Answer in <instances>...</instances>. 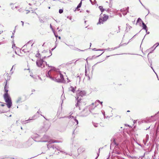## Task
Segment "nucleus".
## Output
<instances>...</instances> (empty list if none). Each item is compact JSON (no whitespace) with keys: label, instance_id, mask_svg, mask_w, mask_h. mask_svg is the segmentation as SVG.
<instances>
[{"label":"nucleus","instance_id":"nucleus-1","mask_svg":"<svg viewBox=\"0 0 159 159\" xmlns=\"http://www.w3.org/2000/svg\"><path fill=\"white\" fill-rule=\"evenodd\" d=\"M4 89L6 92L4 95V98L7 103V105L8 108H10L12 106V103L11 98L8 93V87L7 86V84L5 86Z\"/></svg>","mask_w":159,"mask_h":159},{"label":"nucleus","instance_id":"nucleus-2","mask_svg":"<svg viewBox=\"0 0 159 159\" xmlns=\"http://www.w3.org/2000/svg\"><path fill=\"white\" fill-rule=\"evenodd\" d=\"M86 93L84 91H80L78 90L77 92L76 96L75 97L77 101V103L76 104L75 106L76 107L79 106V103H80V101L81 100V98H79L80 96L81 97L84 96L86 95Z\"/></svg>","mask_w":159,"mask_h":159},{"label":"nucleus","instance_id":"nucleus-3","mask_svg":"<svg viewBox=\"0 0 159 159\" xmlns=\"http://www.w3.org/2000/svg\"><path fill=\"white\" fill-rule=\"evenodd\" d=\"M45 57H43L42 59H38L36 61V64L37 66L39 67L42 68H43L45 67V66H47V62L44 61L43 59Z\"/></svg>","mask_w":159,"mask_h":159},{"label":"nucleus","instance_id":"nucleus-4","mask_svg":"<svg viewBox=\"0 0 159 159\" xmlns=\"http://www.w3.org/2000/svg\"><path fill=\"white\" fill-rule=\"evenodd\" d=\"M59 76V77H57L56 75H54L53 77L50 76V78L52 80L55 81L57 82H60L62 81L63 80V76L60 73L58 74V76Z\"/></svg>","mask_w":159,"mask_h":159},{"label":"nucleus","instance_id":"nucleus-5","mask_svg":"<svg viewBox=\"0 0 159 159\" xmlns=\"http://www.w3.org/2000/svg\"><path fill=\"white\" fill-rule=\"evenodd\" d=\"M32 45L33 44H31L30 42H28L23 46L22 48L23 51L25 52H29L30 51Z\"/></svg>","mask_w":159,"mask_h":159},{"label":"nucleus","instance_id":"nucleus-6","mask_svg":"<svg viewBox=\"0 0 159 159\" xmlns=\"http://www.w3.org/2000/svg\"><path fill=\"white\" fill-rule=\"evenodd\" d=\"M47 66L48 67L51 68L50 70L48 72V73L46 74L47 76V77H49L50 78V76H52L51 75V71L52 70L56 71V69L53 66H49L48 64Z\"/></svg>","mask_w":159,"mask_h":159},{"label":"nucleus","instance_id":"nucleus-7","mask_svg":"<svg viewBox=\"0 0 159 159\" xmlns=\"http://www.w3.org/2000/svg\"><path fill=\"white\" fill-rule=\"evenodd\" d=\"M44 138H46V140L44 141H43V142H50V143H53L55 142H56L52 140L51 142L50 141H49V139H48V137L46 135H45L44 136Z\"/></svg>","mask_w":159,"mask_h":159},{"label":"nucleus","instance_id":"nucleus-8","mask_svg":"<svg viewBox=\"0 0 159 159\" xmlns=\"http://www.w3.org/2000/svg\"><path fill=\"white\" fill-rule=\"evenodd\" d=\"M76 87L75 88H74L72 86H71L69 88V91H71L73 93H74L75 91Z\"/></svg>","mask_w":159,"mask_h":159},{"label":"nucleus","instance_id":"nucleus-9","mask_svg":"<svg viewBox=\"0 0 159 159\" xmlns=\"http://www.w3.org/2000/svg\"><path fill=\"white\" fill-rule=\"evenodd\" d=\"M104 22V21H103V19H102L101 18H100L99 19V22L98 24H103Z\"/></svg>","mask_w":159,"mask_h":159},{"label":"nucleus","instance_id":"nucleus-10","mask_svg":"<svg viewBox=\"0 0 159 159\" xmlns=\"http://www.w3.org/2000/svg\"><path fill=\"white\" fill-rule=\"evenodd\" d=\"M142 25L143 29L146 30V32H147V27L143 22H142Z\"/></svg>","mask_w":159,"mask_h":159},{"label":"nucleus","instance_id":"nucleus-11","mask_svg":"<svg viewBox=\"0 0 159 159\" xmlns=\"http://www.w3.org/2000/svg\"><path fill=\"white\" fill-rule=\"evenodd\" d=\"M159 45V43H156L153 46L152 48H151L150 49H152L155 46H156L155 48H154L153 50L152 51H153L154 50H155L156 48Z\"/></svg>","mask_w":159,"mask_h":159},{"label":"nucleus","instance_id":"nucleus-12","mask_svg":"<svg viewBox=\"0 0 159 159\" xmlns=\"http://www.w3.org/2000/svg\"><path fill=\"white\" fill-rule=\"evenodd\" d=\"M73 119H71V120H72V121H74L76 122V124L77 125L78 124V121L76 120L75 118H74L72 116Z\"/></svg>","mask_w":159,"mask_h":159},{"label":"nucleus","instance_id":"nucleus-13","mask_svg":"<svg viewBox=\"0 0 159 159\" xmlns=\"http://www.w3.org/2000/svg\"><path fill=\"white\" fill-rule=\"evenodd\" d=\"M108 17L107 16H104L102 18L103 20V21H106L107 20V19H108Z\"/></svg>","mask_w":159,"mask_h":159},{"label":"nucleus","instance_id":"nucleus-14","mask_svg":"<svg viewBox=\"0 0 159 159\" xmlns=\"http://www.w3.org/2000/svg\"><path fill=\"white\" fill-rule=\"evenodd\" d=\"M22 98L21 97L18 98L16 100V102L18 103H20L21 102Z\"/></svg>","mask_w":159,"mask_h":159},{"label":"nucleus","instance_id":"nucleus-15","mask_svg":"<svg viewBox=\"0 0 159 159\" xmlns=\"http://www.w3.org/2000/svg\"><path fill=\"white\" fill-rule=\"evenodd\" d=\"M108 48L107 49H105V50H107L109 51H111V50H114L116 48Z\"/></svg>","mask_w":159,"mask_h":159},{"label":"nucleus","instance_id":"nucleus-16","mask_svg":"<svg viewBox=\"0 0 159 159\" xmlns=\"http://www.w3.org/2000/svg\"><path fill=\"white\" fill-rule=\"evenodd\" d=\"M11 8L13 9H14L15 8H16L17 7L16 6H15L14 4H11Z\"/></svg>","mask_w":159,"mask_h":159},{"label":"nucleus","instance_id":"nucleus-17","mask_svg":"<svg viewBox=\"0 0 159 159\" xmlns=\"http://www.w3.org/2000/svg\"><path fill=\"white\" fill-rule=\"evenodd\" d=\"M128 9H129V7H127V10H126V11L123 12V14L124 15H125L126 14L127 12L128 11Z\"/></svg>","mask_w":159,"mask_h":159},{"label":"nucleus","instance_id":"nucleus-18","mask_svg":"<svg viewBox=\"0 0 159 159\" xmlns=\"http://www.w3.org/2000/svg\"><path fill=\"white\" fill-rule=\"evenodd\" d=\"M99 8L102 12L104 11V9L102 7L100 6L99 7Z\"/></svg>","mask_w":159,"mask_h":159},{"label":"nucleus","instance_id":"nucleus-19","mask_svg":"<svg viewBox=\"0 0 159 159\" xmlns=\"http://www.w3.org/2000/svg\"><path fill=\"white\" fill-rule=\"evenodd\" d=\"M97 102H100V103H101V105L102 106V102H100V101H99V100H98L96 101L95 102V103H96Z\"/></svg>","mask_w":159,"mask_h":159},{"label":"nucleus","instance_id":"nucleus-20","mask_svg":"<svg viewBox=\"0 0 159 159\" xmlns=\"http://www.w3.org/2000/svg\"><path fill=\"white\" fill-rule=\"evenodd\" d=\"M63 10L62 9H60L59 10V12L60 13H61L63 12Z\"/></svg>","mask_w":159,"mask_h":159},{"label":"nucleus","instance_id":"nucleus-21","mask_svg":"<svg viewBox=\"0 0 159 159\" xmlns=\"http://www.w3.org/2000/svg\"><path fill=\"white\" fill-rule=\"evenodd\" d=\"M18 11L20 12H23V10H22L21 8H20V9H19Z\"/></svg>","mask_w":159,"mask_h":159},{"label":"nucleus","instance_id":"nucleus-22","mask_svg":"<svg viewBox=\"0 0 159 159\" xmlns=\"http://www.w3.org/2000/svg\"><path fill=\"white\" fill-rule=\"evenodd\" d=\"M141 21V19L140 18H138V19L137 20V21L138 22H139V21Z\"/></svg>","mask_w":159,"mask_h":159},{"label":"nucleus","instance_id":"nucleus-23","mask_svg":"<svg viewBox=\"0 0 159 159\" xmlns=\"http://www.w3.org/2000/svg\"><path fill=\"white\" fill-rule=\"evenodd\" d=\"M15 47V44H14L12 46V48L14 49Z\"/></svg>","mask_w":159,"mask_h":159},{"label":"nucleus","instance_id":"nucleus-24","mask_svg":"<svg viewBox=\"0 0 159 159\" xmlns=\"http://www.w3.org/2000/svg\"><path fill=\"white\" fill-rule=\"evenodd\" d=\"M98 125V124L94 125V126L95 127H97Z\"/></svg>","mask_w":159,"mask_h":159},{"label":"nucleus","instance_id":"nucleus-25","mask_svg":"<svg viewBox=\"0 0 159 159\" xmlns=\"http://www.w3.org/2000/svg\"><path fill=\"white\" fill-rule=\"evenodd\" d=\"M81 7V6H80V5H78L76 8L77 9H78L80 7Z\"/></svg>","mask_w":159,"mask_h":159},{"label":"nucleus","instance_id":"nucleus-26","mask_svg":"<svg viewBox=\"0 0 159 159\" xmlns=\"http://www.w3.org/2000/svg\"><path fill=\"white\" fill-rule=\"evenodd\" d=\"M93 50H95V51H96V50H97V51H99V50H102H102H99H99H96V48H93Z\"/></svg>","mask_w":159,"mask_h":159},{"label":"nucleus","instance_id":"nucleus-27","mask_svg":"<svg viewBox=\"0 0 159 159\" xmlns=\"http://www.w3.org/2000/svg\"><path fill=\"white\" fill-rule=\"evenodd\" d=\"M82 0H81V1L80 2V3L79 4V5H80V6H81V5H82Z\"/></svg>","mask_w":159,"mask_h":159},{"label":"nucleus","instance_id":"nucleus-28","mask_svg":"<svg viewBox=\"0 0 159 159\" xmlns=\"http://www.w3.org/2000/svg\"><path fill=\"white\" fill-rule=\"evenodd\" d=\"M14 66H12L11 69V70L10 71L11 72L12 70L13 69V68H14Z\"/></svg>","mask_w":159,"mask_h":159},{"label":"nucleus","instance_id":"nucleus-29","mask_svg":"<svg viewBox=\"0 0 159 159\" xmlns=\"http://www.w3.org/2000/svg\"><path fill=\"white\" fill-rule=\"evenodd\" d=\"M39 55H40V54H39H39H37L36 55V57H38V56H39Z\"/></svg>","mask_w":159,"mask_h":159},{"label":"nucleus","instance_id":"nucleus-30","mask_svg":"<svg viewBox=\"0 0 159 159\" xmlns=\"http://www.w3.org/2000/svg\"><path fill=\"white\" fill-rule=\"evenodd\" d=\"M40 22L41 23H43L44 21L42 20H40Z\"/></svg>","mask_w":159,"mask_h":159},{"label":"nucleus","instance_id":"nucleus-31","mask_svg":"<svg viewBox=\"0 0 159 159\" xmlns=\"http://www.w3.org/2000/svg\"><path fill=\"white\" fill-rule=\"evenodd\" d=\"M21 23H22V25L23 26L24 25V22L22 21H21Z\"/></svg>","mask_w":159,"mask_h":159},{"label":"nucleus","instance_id":"nucleus-32","mask_svg":"<svg viewBox=\"0 0 159 159\" xmlns=\"http://www.w3.org/2000/svg\"><path fill=\"white\" fill-rule=\"evenodd\" d=\"M50 28L52 29V26L51 25V24L50 25Z\"/></svg>","mask_w":159,"mask_h":159},{"label":"nucleus","instance_id":"nucleus-33","mask_svg":"<svg viewBox=\"0 0 159 159\" xmlns=\"http://www.w3.org/2000/svg\"><path fill=\"white\" fill-rule=\"evenodd\" d=\"M2 32H3V31H0V34H1Z\"/></svg>","mask_w":159,"mask_h":159},{"label":"nucleus","instance_id":"nucleus-34","mask_svg":"<svg viewBox=\"0 0 159 159\" xmlns=\"http://www.w3.org/2000/svg\"><path fill=\"white\" fill-rule=\"evenodd\" d=\"M55 48H56V47H55L54 48H52V49H51V50H52V51H53V50Z\"/></svg>","mask_w":159,"mask_h":159},{"label":"nucleus","instance_id":"nucleus-35","mask_svg":"<svg viewBox=\"0 0 159 159\" xmlns=\"http://www.w3.org/2000/svg\"><path fill=\"white\" fill-rule=\"evenodd\" d=\"M54 34L55 35V36H56V37H57V35H56L55 33H54Z\"/></svg>","mask_w":159,"mask_h":159},{"label":"nucleus","instance_id":"nucleus-36","mask_svg":"<svg viewBox=\"0 0 159 159\" xmlns=\"http://www.w3.org/2000/svg\"><path fill=\"white\" fill-rule=\"evenodd\" d=\"M1 106H4V104H1Z\"/></svg>","mask_w":159,"mask_h":159},{"label":"nucleus","instance_id":"nucleus-37","mask_svg":"<svg viewBox=\"0 0 159 159\" xmlns=\"http://www.w3.org/2000/svg\"><path fill=\"white\" fill-rule=\"evenodd\" d=\"M37 112H38V113H39V114H40V112H39V111H38Z\"/></svg>","mask_w":159,"mask_h":159},{"label":"nucleus","instance_id":"nucleus-38","mask_svg":"<svg viewBox=\"0 0 159 159\" xmlns=\"http://www.w3.org/2000/svg\"><path fill=\"white\" fill-rule=\"evenodd\" d=\"M58 38H59V39H61L60 37H59Z\"/></svg>","mask_w":159,"mask_h":159},{"label":"nucleus","instance_id":"nucleus-39","mask_svg":"<svg viewBox=\"0 0 159 159\" xmlns=\"http://www.w3.org/2000/svg\"><path fill=\"white\" fill-rule=\"evenodd\" d=\"M26 120V121H29V120Z\"/></svg>","mask_w":159,"mask_h":159},{"label":"nucleus","instance_id":"nucleus-40","mask_svg":"<svg viewBox=\"0 0 159 159\" xmlns=\"http://www.w3.org/2000/svg\"><path fill=\"white\" fill-rule=\"evenodd\" d=\"M147 34H149V32H147Z\"/></svg>","mask_w":159,"mask_h":159},{"label":"nucleus","instance_id":"nucleus-41","mask_svg":"<svg viewBox=\"0 0 159 159\" xmlns=\"http://www.w3.org/2000/svg\"><path fill=\"white\" fill-rule=\"evenodd\" d=\"M139 2H140L141 3L142 5V3L140 2V1L139 0Z\"/></svg>","mask_w":159,"mask_h":159},{"label":"nucleus","instance_id":"nucleus-42","mask_svg":"<svg viewBox=\"0 0 159 159\" xmlns=\"http://www.w3.org/2000/svg\"><path fill=\"white\" fill-rule=\"evenodd\" d=\"M15 52L16 53V54H17V53H16V51H15Z\"/></svg>","mask_w":159,"mask_h":159},{"label":"nucleus","instance_id":"nucleus-43","mask_svg":"<svg viewBox=\"0 0 159 159\" xmlns=\"http://www.w3.org/2000/svg\"><path fill=\"white\" fill-rule=\"evenodd\" d=\"M93 104H94V103H93L92 104V105H93Z\"/></svg>","mask_w":159,"mask_h":159},{"label":"nucleus","instance_id":"nucleus-44","mask_svg":"<svg viewBox=\"0 0 159 159\" xmlns=\"http://www.w3.org/2000/svg\"><path fill=\"white\" fill-rule=\"evenodd\" d=\"M129 111H127V112H129Z\"/></svg>","mask_w":159,"mask_h":159},{"label":"nucleus","instance_id":"nucleus-45","mask_svg":"<svg viewBox=\"0 0 159 159\" xmlns=\"http://www.w3.org/2000/svg\"><path fill=\"white\" fill-rule=\"evenodd\" d=\"M120 26H119V27H118V28H119V29H120Z\"/></svg>","mask_w":159,"mask_h":159},{"label":"nucleus","instance_id":"nucleus-46","mask_svg":"<svg viewBox=\"0 0 159 159\" xmlns=\"http://www.w3.org/2000/svg\"><path fill=\"white\" fill-rule=\"evenodd\" d=\"M57 30H58L59 28H57Z\"/></svg>","mask_w":159,"mask_h":159},{"label":"nucleus","instance_id":"nucleus-47","mask_svg":"<svg viewBox=\"0 0 159 159\" xmlns=\"http://www.w3.org/2000/svg\"><path fill=\"white\" fill-rule=\"evenodd\" d=\"M44 44H44L43 45H42V46H43Z\"/></svg>","mask_w":159,"mask_h":159},{"label":"nucleus","instance_id":"nucleus-48","mask_svg":"<svg viewBox=\"0 0 159 159\" xmlns=\"http://www.w3.org/2000/svg\"><path fill=\"white\" fill-rule=\"evenodd\" d=\"M90 2L91 1V0H90Z\"/></svg>","mask_w":159,"mask_h":159},{"label":"nucleus","instance_id":"nucleus-49","mask_svg":"<svg viewBox=\"0 0 159 159\" xmlns=\"http://www.w3.org/2000/svg\"><path fill=\"white\" fill-rule=\"evenodd\" d=\"M11 37L12 38L13 37V36H11Z\"/></svg>","mask_w":159,"mask_h":159},{"label":"nucleus","instance_id":"nucleus-50","mask_svg":"<svg viewBox=\"0 0 159 159\" xmlns=\"http://www.w3.org/2000/svg\"><path fill=\"white\" fill-rule=\"evenodd\" d=\"M21 129H22V127H21Z\"/></svg>","mask_w":159,"mask_h":159},{"label":"nucleus","instance_id":"nucleus-51","mask_svg":"<svg viewBox=\"0 0 159 159\" xmlns=\"http://www.w3.org/2000/svg\"><path fill=\"white\" fill-rule=\"evenodd\" d=\"M49 9H50V7H49Z\"/></svg>","mask_w":159,"mask_h":159}]
</instances>
